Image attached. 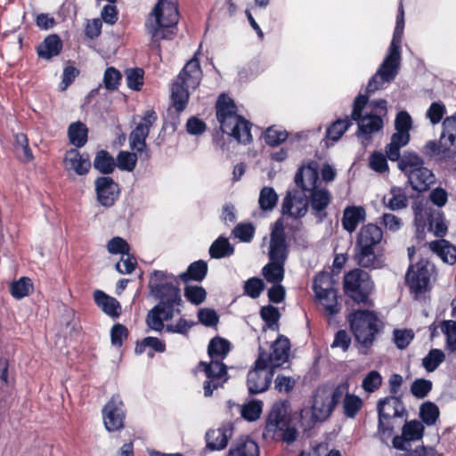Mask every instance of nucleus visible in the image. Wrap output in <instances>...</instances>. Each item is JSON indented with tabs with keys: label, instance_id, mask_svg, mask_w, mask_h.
Instances as JSON below:
<instances>
[{
	"label": "nucleus",
	"instance_id": "obj_1",
	"mask_svg": "<svg viewBox=\"0 0 456 456\" xmlns=\"http://www.w3.org/2000/svg\"><path fill=\"white\" fill-rule=\"evenodd\" d=\"M404 28V10L401 4L398 9L396 24L394 30L393 39L388 48L387 54L377 70L375 75L369 81L367 92L373 93L382 89L386 84L392 82L398 73L401 62L400 45Z\"/></svg>",
	"mask_w": 456,
	"mask_h": 456
},
{
	"label": "nucleus",
	"instance_id": "obj_2",
	"mask_svg": "<svg viewBox=\"0 0 456 456\" xmlns=\"http://www.w3.org/2000/svg\"><path fill=\"white\" fill-rule=\"evenodd\" d=\"M179 20L177 0H159L145 23L152 44L159 47L161 40H169L175 35Z\"/></svg>",
	"mask_w": 456,
	"mask_h": 456
},
{
	"label": "nucleus",
	"instance_id": "obj_3",
	"mask_svg": "<svg viewBox=\"0 0 456 456\" xmlns=\"http://www.w3.org/2000/svg\"><path fill=\"white\" fill-rule=\"evenodd\" d=\"M231 350V344L222 338H214L208 345V354L212 361L209 363L201 362L198 370L203 371L207 380L203 383L204 395L209 397L214 390L217 389L228 380V374L224 364L217 359H224Z\"/></svg>",
	"mask_w": 456,
	"mask_h": 456
},
{
	"label": "nucleus",
	"instance_id": "obj_4",
	"mask_svg": "<svg viewBox=\"0 0 456 456\" xmlns=\"http://www.w3.org/2000/svg\"><path fill=\"white\" fill-rule=\"evenodd\" d=\"M216 117L222 131L240 143L251 142L250 124L237 113L233 101L225 94L216 102Z\"/></svg>",
	"mask_w": 456,
	"mask_h": 456
},
{
	"label": "nucleus",
	"instance_id": "obj_5",
	"mask_svg": "<svg viewBox=\"0 0 456 456\" xmlns=\"http://www.w3.org/2000/svg\"><path fill=\"white\" fill-rule=\"evenodd\" d=\"M202 79V70L198 59L190 60L178 74L176 79L170 86V98L173 107L176 111L185 110L190 91L195 90Z\"/></svg>",
	"mask_w": 456,
	"mask_h": 456
},
{
	"label": "nucleus",
	"instance_id": "obj_6",
	"mask_svg": "<svg viewBox=\"0 0 456 456\" xmlns=\"http://www.w3.org/2000/svg\"><path fill=\"white\" fill-rule=\"evenodd\" d=\"M270 262L263 268L262 273L271 283H281L284 277L286 245L284 227L281 220L275 222L271 234Z\"/></svg>",
	"mask_w": 456,
	"mask_h": 456
},
{
	"label": "nucleus",
	"instance_id": "obj_7",
	"mask_svg": "<svg viewBox=\"0 0 456 456\" xmlns=\"http://www.w3.org/2000/svg\"><path fill=\"white\" fill-rule=\"evenodd\" d=\"M339 389L321 387L316 390L311 409H303L300 413L305 428H310L315 422L323 421L330 417L340 395Z\"/></svg>",
	"mask_w": 456,
	"mask_h": 456
},
{
	"label": "nucleus",
	"instance_id": "obj_8",
	"mask_svg": "<svg viewBox=\"0 0 456 456\" xmlns=\"http://www.w3.org/2000/svg\"><path fill=\"white\" fill-rule=\"evenodd\" d=\"M289 411L286 403H275L267 418L264 436L266 439L282 440L288 444L296 440L297 432L289 426Z\"/></svg>",
	"mask_w": 456,
	"mask_h": 456
},
{
	"label": "nucleus",
	"instance_id": "obj_9",
	"mask_svg": "<svg viewBox=\"0 0 456 456\" xmlns=\"http://www.w3.org/2000/svg\"><path fill=\"white\" fill-rule=\"evenodd\" d=\"M398 167L407 175L415 191H426L435 183L434 174L424 167L423 160L415 153H405L398 162Z\"/></svg>",
	"mask_w": 456,
	"mask_h": 456
},
{
	"label": "nucleus",
	"instance_id": "obj_10",
	"mask_svg": "<svg viewBox=\"0 0 456 456\" xmlns=\"http://www.w3.org/2000/svg\"><path fill=\"white\" fill-rule=\"evenodd\" d=\"M349 322L355 340L362 346L369 347L374 341L378 330L376 314L368 310L355 311L350 314Z\"/></svg>",
	"mask_w": 456,
	"mask_h": 456
},
{
	"label": "nucleus",
	"instance_id": "obj_11",
	"mask_svg": "<svg viewBox=\"0 0 456 456\" xmlns=\"http://www.w3.org/2000/svg\"><path fill=\"white\" fill-rule=\"evenodd\" d=\"M415 225L419 233L428 229L436 236L444 237L447 233V224L441 211L427 204L419 203L414 208Z\"/></svg>",
	"mask_w": 456,
	"mask_h": 456
},
{
	"label": "nucleus",
	"instance_id": "obj_12",
	"mask_svg": "<svg viewBox=\"0 0 456 456\" xmlns=\"http://www.w3.org/2000/svg\"><path fill=\"white\" fill-rule=\"evenodd\" d=\"M346 294L357 303H369V296L373 290V282L367 272L354 269L344 277Z\"/></svg>",
	"mask_w": 456,
	"mask_h": 456
},
{
	"label": "nucleus",
	"instance_id": "obj_13",
	"mask_svg": "<svg viewBox=\"0 0 456 456\" xmlns=\"http://www.w3.org/2000/svg\"><path fill=\"white\" fill-rule=\"evenodd\" d=\"M313 288L316 301L323 308L326 314L332 316L339 312L337 290L329 273L318 274L314 281Z\"/></svg>",
	"mask_w": 456,
	"mask_h": 456
},
{
	"label": "nucleus",
	"instance_id": "obj_14",
	"mask_svg": "<svg viewBox=\"0 0 456 456\" xmlns=\"http://www.w3.org/2000/svg\"><path fill=\"white\" fill-rule=\"evenodd\" d=\"M368 99L364 95L356 97L354 103V110L352 111V118L358 121L359 134L362 143H369L370 135L373 133L379 131L383 126V121L378 114L369 113L361 117V112L367 105Z\"/></svg>",
	"mask_w": 456,
	"mask_h": 456
},
{
	"label": "nucleus",
	"instance_id": "obj_15",
	"mask_svg": "<svg viewBox=\"0 0 456 456\" xmlns=\"http://www.w3.org/2000/svg\"><path fill=\"white\" fill-rule=\"evenodd\" d=\"M412 120L406 111H400L395 120L396 132L391 136L390 142L386 146V154L391 161H400V150L410 141V130Z\"/></svg>",
	"mask_w": 456,
	"mask_h": 456
},
{
	"label": "nucleus",
	"instance_id": "obj_16",
	"mask_svg": "<svg viewBox=\"0 0 456 456\" xmlns=\"http://www.w3.org/2000/svg\"><path fill=\"white\" fill-rule=\"evenodd\" d=\"M433 272L434 266L427 260L410 265L405 279L410 289L416 296L429 289Z\"/></svg>",
	"mask_w": 456,
	"mask_h": 456
},
{
	"label": "nucleus",
	"instance_id": "obj_17",
	"mask_svg": "<svg viewBox=\"0 0 456 456\" xmlns=\"http://www.w3.org/2000/svg\"><path fill=\"white\" fill-rule=\"evenodd\" d=\"M378 411L379 434L382 438L388 437L393 429L392 426L389 424V419L395 417H400L403 414V404L400 398L389 396L378 403Z\"/></svg>",
	"mask_w": 456,
	"mask_h": 456
},
{
	"label": "nucleus",
	"instance_id": "obj_18",
	"mask_svg": "<svg viewBox=\"0 0 456 456\" xmlns=\"http://www.w3.org/2000/svg\"><path fill=\"white\" fill-rule=\"evenodd\" d=\"M265 354H259L255 366L248 373L247 385L249 393L259 394L265 391L272 381L274 370L265 363Z\"/></svg>",
	"mask_w": 456,
	"mask_h": 456
},
{
	"label": "nucleus",
	"instance_id": "obj_19",
	"mask_svg": "<svg viewBox=\"0 0 456 456\" xmlns=\"http://www.w3.org/2000/svg\"><path fill=\"white\" fill-rule=\"evenodd\" d=\"M166 276L162 271L154 272L150 280V287L153 296L160 300L159 305L171 307V305L177 300L179 293L175 286L162 282Z\"/></svg>",
	"mask_w": 456,
	"mask_h": 456
},
{
	"label": "nucleus",
	"instance_id": "obj_20",
	"mask_svg": "<svg viewBox=\"0 0 456 456\" xmlns=\"http://www.w3.org/2000/svg\"><path fill=\"white\" fill-rule=\"evenodd\" d=\"M157 121V115L154 110H148L138 123L134 129L129 134V146L137 153L142 152L146 148L145 140L149 135L150 129Z\"/></svg>",
	"mask_w": 456,
	"mask_h": 456
},
{
	"label": "nucleus",
	"instance_id": "obj_21",
	"mask_svg": "<svg viewBox=\"0 0 456 456\" xmlns=\"http://www.w3.org/2000/svg\"><path fill=\"white\" fill-rule=\"evenodd\" d=\"M102 419L109 432H115L124 426L125 408L118 395H113L102 408Z\"/></svg>",
	"mask_w": 456,
	"mask_h": 456
},
{
	"label": "nucleus",
	"instance_id": "obj_22",
	"mask_svg": "<svg viewBox=\"0 0 456 456\" xmlns=\"http://www.w3.org/2000/svg\"><path fill=\"white\" fill-rule=\"evenodd\" d=\"M319 163L314 159H307L302 162L295 175V183L305 194L321 184L319 177Z\"/></svg>",
	"mask_w": 456,
	"mask_h": 456
},
{
	"label": "nucleus",
	"instance_id": "obj_23",
	"mask_svg": "<svg viewBox=\"0 0 456 456\" xmlns=\"http://www.w3.org/2000/svg\"><path fill=\"white\" fill-rule=\"evenodd\" d=\"M289 341L287 338L280 336L267 350L263 345L259 346V354H265V363L275 370L289 359Z\"/></svg>",
	"mask_w": 456,
	"mask_h": 456
},
{
	"label": "nucleus",
	"instance_id": "obj_24",
	"mask_svg": "<svg viewBox=\"0 0 456 456\" xmlns=\"http://www.w3.org/2000/svg\"><path fill=\"white\" fill-rule=\"evenodd\" d=\"M63 167L70 179L76 175L84 176L91 169V161L87 155L80 153L76 149L68 151L63 158Z\"/></svg>",
	"mask_w": 456,
	"mask_h": 456
},
{
	"label": "nucleus",
	"instance_id": "obj_25",
	"mask_svg": "<svg viewBox=\"0 0 456 456\" xmlns=\"http://www.w3.org/2000/svg\"><path fill=\"white\" fill-rule=\"evenodd\" d=\"M97 200L101 205L110 207L119 195V188L117 183L109 176H102L94 182Z\"/></svg>",
	"mask_w": 456,
	"mask_h": 456
},
{
	"label": "nucleus",
	"instance_id": "obj_26",
	"mask_svg": "<svg viewBox=\"0 0 456 456\" xmlns=\"http://www.w3.org/2000/svg\"><path fill=\"white\" fill-rule=\"evenodd\" d=\"M424 432V426L417 420L406 422L402 430L401 436H396L393 438V447L397 450H406L408 443L411 441H418L422 438Z\"/></svg>",
	"mask_w": 456,
	"mask_h": 456
},
{
	"label": "nucleus",
	"instance_id": "obj_27",
	"mask_svg": "<svg viewBox=\"0 0 456 456\" xmlns=\"http://www.w3.org/2000/svg\"><path fill=\"white\" fill-rule=\"evenodd\" d=\"M366 209L362 206H348L343 211L342 227L349 233L354 232L360 223L365 221Z\"/></svg>",
	"mask_w": 456,
	"mask_h": 456
},
{
	"label": "nucleus",
	"instance_id": "obj_28",
	"mask_svg": "<svg viewBox=\"0 0 456 456\" xmlns=\"http://www.w3.org/2000/svg\"><path fill=\"white\" fill-rule=\"evenodd\" d=\"M308 209L307 200L296 194L289 193L282 202V213L291 217L304 216Z\"/></svg>",
	"mask_w": 456,
	"mask_h": 456
},
{
	"label": "nucleus",
	"instance_id": "obj_29",
	"mask_svg": "<svg viewBox=\"0 0 456 456\" xmlns=\"http://www.w3.org/2000/svg\"><path fill=\"white\" fill-rule=\"evenodd\" d=\"M355 258L357 263L366 268H380L384 265L382 256L374 251V247L357 246L355 248Z\"/></svg>",
	"mask_w": 456,
	"mask_h": 456
},
{
	"label": "nucleus",
	"instance_id": "obj_30",
	"mask_svg": "<svg viewBox=\"0 0 456 456\" xmlns=\"http://www.w3.org/2000/svg\"><path fill=\"white\" fill-rule=\"evenodd\" d=\"M382 237L383 232L378 225L368 224L360 229L356 245L375 247L381 241Z\"/></svg>",
	"mask_w": 456,
	"mask_h": 456
},
{
	"label": "nucleus",
	"instance_id": "obj_31",
	"mask_svg": "<svg viewBox=\"0 0 456 456\" xmlns=\"http://www.w3.org/2000/svg\"><path fill=\"white\" fill-rule=\"evenodd\" d=\"M311 208L315 211L324 210L330 203L331 195L328 189L321 184L306 191Z\"/></svg>",
	"mask_w": 456,
	"mask_h": 456
},
{
	"label": "nucleus",
	"instance_id": "obj_32",
	"mask_svg": "<svg viewBox=\"0 0 456 456\" xmlns=\"http://www.w3.org/2000/svg\"><path fill=\"white\" fill-rule=\"evenodd\" d=\"M227 456H259L258 445L249 438H240L232 443Z\"/></svg>",
	"mask_w": 456,
	"mask_h": 456
},
{
	"label": "nucleus",
	"instance_id": "obj_33",
	"mask_svg": "<svg viewBox=\"0 0 456 456\" xmlns=\"http://www.w3.org/2000/svg\"><path fill=\"white\" fill-rule=\"evenodd\" d=\"M429 248L436 253L444 263L453 265L456 262V247L448 240L432 241L429 243Z\"/></svg>",
	"mask_w": 456,
	"mask_h": 456
},
{
	"label": "nucleus",
	"instance_id": "obj_34",
	"mask_svg": "<svg viewBox=\"0 0 456 456\" xmlns=\"http://www.w3.org/2000/svg\"><path fill=\"white\" fill-rule=\"evenodd\" d=\"M94 298L97 305L108 315L116 317L120 313V305L117 299L102 290H96Z\"/></svg>",
	"mask_w": 456,
	"mask_h": 456
},
{
	"label": "nucleus",
	"instance_id": "obj_35",
	"mask_svg": "<svg viewBox=\"0 0 456 456\" xmlns=\"http://www.w3.org/2000/svg\"><path fill=\"white\" fill-rule=\"evenodd\" d=\"M232 436V430L229 428H220L209 430L207 433L208 446L212 450L224 449Z\"/></svg>",
	"mask_w": 456,
	"mask_h": 456
},
{
	"label": "nucleus",
	"instance_id": "obj_36",
	"mask_svg": "<svg viewBox=\"0 0 456 456\" xmlns=\"http://www.w3.org/2000/svg\"><path fill=\"white\" fill-rule=\"evenodd\" d=\"M172 309L170 306L158 305L147 315V324L154 330H160L164 327L163 322L171 318Z\"/></svg>",
	"mask_w": 456,
	"mask_h": 456
},
{
	"label": "nucleus",
	"instance_id": "obj_37",
	"mask_svg": "<svg viewBox=\"0 0 456 456\" xmlns=\"http://www.w3.org/2000/svg\"><path fill=\"white\" fill-rule=\"evenodd\" d=\"M61 50V42L58 36H48L37 47V53L41 58L49 60L56 56Z\"/></svg>",
	"mask_w": 456,
	"mask_h": 456
},
{
	"label": "nucleus",
	"instance_id": "obj_38",
	"mask_svg": "<svg viewBox=\"0 0 456 456\" xmlns=\"http://www.w3.org/2000/svg\"><path fill=\"white\" fill-rule=\"evenodd\" d=\"M384 205L391 210H399L407 206V197L403 191L398 187H393L389 192L383 197Z\"/></svg>",
	"mask_w": 456,
	"mask_h": 456
},
{
	"label": "nucleus",
	"instance_id": "obj_39",
	"mask_svg": "<svg viewBox=\"0 0 456 456\" xmlns=\"http://www.w3.org/2000/svg\"><path fill=\"white\" fill-rule=\"evenodd\" d=\"M456 143V113L444 119L441 134V145L454 147Z\"/></svg>",
	"mask_w": 456,
	"mask_h": 456
},
{
	"label": "nucleus",
	"instance_id": "obj_40",
	"mask_svg": "<svg viewBox=\"0 0 456 456\" xmlns=\"http://www.w3.org/2000/svg\"><path fill=\"white\" fill-rule=\"evenodd\" d=\"M207 272V263L201 260L196 261L189 265L186 273H183L180 274V278L183 281H188L189 280L200 281L205 278Z\"/></svg>",
	"mask_w": 456,
	"mask_h": 456
},
{
	"label": "nucleus",
	"instance_id": "obj_41",
	"mask_svg": "<svg viewBox=\"0 0 456 456\" xmlns=\"http://www.w3.org/2000/svg\"><path fill=\"white\" fill-rule=\"evenodd\" d=\"M69 142L77 146L82 147L87 141V129L86 126L80 122L73 123L69 127Z\"/></svg>",
	"mask_w": 456,
	"mask_h": 456
},
{
	"label": "nucleus",
	"instance_id": "obj_42",
	"mask_svg": "<svg viewBox=\"0 0 456 456\" xmlns=\"http://www.w3.org/2000/svg\"><path fill=\"white\" fill-rule=\"evenodd\" d=\"M452 147L450 144L442 146L440 139L438 143L434 141L428 142L425 145V151L429 156L437 157L440 159H447L454 153V149H452Z\"/></svg>",
	"mask_w": 456,
	"mask_h": 456
},
{
	"label": "nucleus",
	"instance_id": "obj_43",
	"mask_svg": "<svg viewBox=\"0 0 456 456\" xmlns=\"http://www.w3.org/2000/svg\"><path fill=\"white\" fill-rule=\"evenodd\" d=\"M233 253V247L227 239L219 237L209 248V254L213 258H223Z\"/></svg>",
	"mask_w": 456,
	"mask_h": 456
},
{
	"label": "nucleus",
	"instance_id": "obj_44",
	"mask_svg": "<svg viewBox=\"0 0 456 456\" xmlns=\"http://www.w3.org/2000/svg\"><path fill=\"white\" fill-rule=\"evenodd\" d=\"M452 316L456 318V314L454 313V305L455 303H452ZM441 330L443 333L446 336V343L447 347L451 351L456 350V321H444L442 323Z\"/></svg>",
	"mask_w": 456,
	"mask_h": 456
},
{
	"label": "nucleus",
	"instance_id": "obj_45",
	"mask_svg": "<svg viewBox=\"0 0 456 456\" xmlns=\"http://www.w3.org/2000/svg\"><path fill=\"white\" fill-rule=\"evenodd\" d=\"M33 290V283L30 279L22 277L11 284L10 291L16 299L23 298Z\"/></svg>",
	"mask_w": 456,
	"mask_h": 456
},
{
	"label": "nucleus",
	"instance_id": "obj_46",
	"mask_svg": "<svg viewBox=\"0 0 456 456\" xmlns=\"http://www.w3.org/2000/svg\"><path fill=\"white\" fill-rule=\"evenodd\" d=\"M363 405L362 398L354 394H346L343 401V408L346 417L354 418Z\"/></svg>",
	"mask_w": 456,
	"mask_h": 456
},
{
	"label": "nucleus",
	"instance_id": "obj_47",
	"mask_svg": "<svg viewBox=\"0 0 456 456\" xmlns=\"http://www.w3.org/2000/svg\"><path fill=\"white\" fill-rule=\"evenodd\" d=\"M263 404L261 401L252 400L240 407L241 416L248 421L259 419L262 413Z\"/></svg>",
	"mask_w": 456,
	"mask_h": 456
},
{
	"label": "nucleus",
	"instance_id": "obj_48",
	"mask_svg": "<svg viewBox=\"0 0 456 456\" xmlns=\"http://www.w3.org/2000/svg\"><path fill=\"white\" fill-rule=\"evenodd\" d=\"M114 166V159L108 152L102 151L96 154L94 160V167L95 169L103 174H109L113 171Z\"/></svg>",
	"mask_w": 456,
	"mask_h": 456
},
{
	"label": "nucleus",
	"instance_id": "obj_49",
	"mask_svg": "<svg viewBox=\"0 0 456 456\" xmlns=\"http://www.w3.org/2000/svg\"><path fill=\"white\" fill-rule=\"evenodd\" d=\"M382 380L379 371L370 370L363 377L361 387L366 393H374L381 387Z\"/></svg>",
	"mask_w": 456,
	"mask_h": 456
},
{
	"label": "nucleus",
	"instance_id": "obj_50",
	"mask_svg": "<svg viewBox=\"0 0 456 456\" xmlns=\"http://www.w3.org/2000/svg\"><path fill=\"white\" fill-rule=\"evenodd\" d=\"M126 80L128 88L140 91L143 85L144 71L142 69H128L126 70Z\"/></svg>",
	"mask_w": 456,
	"mask_h": 456
},
{
	"label": "nucleus",
	"instance_id": "obj_51",
	"mask_svg": "<svg viewBox=\"0 0 456 456\" xmlns=\"http://www.w3.org/2000/svg\"><path fill=\"white\" fill-rule=\"evenodd\" d=\"M278 200V195L271 187H264L259 195L258 202L263 210L273 209Z\"/></svg>",
	"mask_w": 456,
	"mask_h": 456
},
{
	"label": "nucleus",
	"instance_id": "obj_52",
	"mask_svg": "<svg viewBox=\"0 0 456 456\" xmlns=\"http://www.w3.org/2000/svg\"><path fill=\"white\" fill-rule=\"evenodd\" d=\"M137 162V154L126 151H120L117 156V167L123 171L131 172Z\"/></svg>",
	"mask_w": 456,
	"mask_h": 456
},
{
	"label": "nucleus",
	"instance_id": "obj_53",
	"mask_svg": "<svg viewBox=\"0 0 456 456\" xmlns=\"http://www.w3.org/2000/svg\"><path fill=\"white\" fill-rule=\"evenodd\" d=\"M387 156L381 151H374L369 158V167L371 170L384 174L388 171Z\"/></svg>",
	"mask_w": 456,
	"mask_h": 456
},
{
	"label": "nucleus",
	"instance_id": "obj_54",
	"mask_svg": "<svg viewBox=\"0 0 456 456\" xmlns=\"http://www.w3.org/2000/svg\"><path fill=\"white\" fill-rule=\"evenodd\" d=\"M265 138L267 144L276 146L286 141L288 133L281 127L273 126L266 129Z\"/></svg>",
	"mask_w": 456,
	"mask_h": 456
},
{
	"label": "nucleus",
	"instance_id": "obj_55",
	"mask_svg": "<svg viewBox=\"0 0 456 456\" xmlns=\"http://www.w3.org/2000/svg\"><path fill=\"white\" fill-rule=\"evenodd\" d=\"M419 415L427 425H433L439 416L437 406L432 403H425L420 406Z\"/></svg>",
	"mask_w": 456,
	"mask_h": 456
},
{
	"label": "nucleus",
	"instance_id": "obj_56",
	"mask_svg": "<svg viewBox=\"0 0 456 456\" xmlns=\"http://www.w3.org/2000/svg\"><path fill=\"white\" fill-rule=\"evenodd\" d=\"M121 81V73L115 68L106 69L103 74V85L109 91L117 90Z\"/></svg>",
	"mask_w": 456,
	"mask_h": 456
},
{
	"label": "nucleus",
	"instance_id": "obj_57",
	"mask_svg": "<svg viewBox=\"0 0 456 456\" xmlns=\"http://www.w3.org/2000/svg\"><path fill=\"white\" fill-rule=\"evenodd\" d=\"M350 121L346 119H338L334 122L328 129H327V137L333 142H337L347 130L350 126Z\"/></svg>",
	"mask_w": 456,
	"mask_h": 456
},
{
	"label": "nucleus",
	"instance_id": "obj_58",
	"mask_svg": "<svg viewBox=\"0 0 456 456\" xmlns=\"http://www.w3.org/2000/svg\"><path fill=\"white\" fill-rule=\"evenodd\" d=\"M444 360V354L440 349H432L423 359V366L428 371H434Z\"/></svg>",
	"mask_w": 456,
	"mask_h": 456
},
{
	"label": "nucleus",
	"instance_id": "obj_59",
	"mask_svg": "<svg viewBox=\"0 0 456 456\" xmlns=\"http://www.w3.org/2000/svg\"><path fill=\"white\" fill-rule=\"evenodd\" d=\"M106 247L108 252L112 255L125 256V254L129 252L128 243L120 237H114L110 240Z\"/></svg>",
	"mask_w": 456,
	"mask_h": 456
},
{
	"label": "nucleus",
	"instance_id": "obj_60",
	"mask_svg": "<svg viewBox=\"0 0 456 456\" xmlns=\"http://www.w3.org/2000/svg\"><path fill=\"white\" fill-rule=\"evenodd\" d=\"M446 113L445 106L442 102H433L427 110L426 117L431 124H438Z\"/></svg>",
	"mask_w": 456,
	"mask_h": 456
},
{
	"label": "nucleus",
	"instance_id": "obj_61",
	"mask_svg": "<svg viewBox=\"0 0 456 456\" xmlns=\"http://www.w3.org/2000/svg\"><path fill=\"white\" fill-rule=\"evenodd\" d=\"M145 347H151L156 352H164L165 344L157 338L147 337L135 347V353L142 354Z\"/></svg>",
	"mask_w": 456,
	"mask_h": 456
},
{
	"label": "nucleus",
	"instance_id": "obj_62",
	"mask_svg": "<svg viewBox=\"0 0 456 456\" xmlns=\"http://www.w3.org/2000/svg\"><path fill=\"white\" fill-rule=\"evenodd\" d=\"M431 388L432 382L430 380L419 379L412 383L411 391L414 396L418 398H424L428 395Z\"/></svg>",
	"mask_w": 456,
	"mask_h": 456
},
{
	"label": "nucleus",
	"instance_id": "obj_63",
	"mask_svg": "<svg viewBox=\"0 0 456 456\" xmlns=\"http://www.w3.org/2000/svg\"><path fill=\"white\" fill-rule=\"evenodd\" d=\"M185 297L192 304L200 305L206 298V291L200 286H187L185 288Z\"/></svg>",
	"mask_w": 456,
	"mask_h": 456
},
{
	"label": "nucleus",
	"instance_id": "obj_64",
	"mask_svg": "<svg viewBox=\"0 0 456 456\" xmlns=\"http://www.w3.org/2000/svg\"><path fill=\"white\" fill-rule=\"evenodd\" d=\"M265 284L262 280L258 278H251L249 279L244 286L245 292L247 295L251 297L252 298H256L260 296L261 292L264 290Z\"/></svg>",
	"mask_w": 456,
	"mask_h": 456
}]
</instances>
